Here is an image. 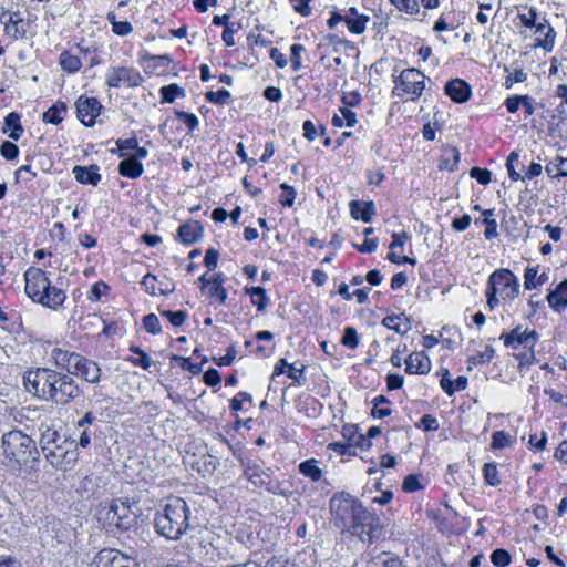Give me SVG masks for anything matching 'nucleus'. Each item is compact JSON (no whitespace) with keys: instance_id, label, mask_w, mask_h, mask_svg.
Wrapping results in <instances>:
<instances>
[{"instance_id":"obj_1","label":"nucleus","mask_w":567,"mask_h":567,"mask_svg":"<svg viewBox=\"0 0 567 567\" xmlns=\"http://www.w3.org/2000/svg\"><path fill=\"white\" fill-rule=\"evenodd\" d=\"M333 525L342 533L358 536L362 542L372 543L382 535L379 517L365 509L354 496L339 492L329 502Z\"/></svg>"},{"instance_id":"obj_2","label":"nucleus","mask_w":567,"mask_h":567,"mask_svg":"<svg viewBox=\"0 0 567 567\" xmlns=\"http://www.w3.org/2000/svg\"><path fill=\"white\" fill-rule=\"evenodd\" d=\"M23 382L28 392L56 405H66L83 394L72 377L49 368L28 371Z\"/></svg>"},{"instance_id":"obj_3","label":"nucleus","mask_w":567,"mask_h":567,"mask_svg":"<svg viewBox=\"0 0 567 567\" xmlns=\"http://www.w3.org/2000/svg\"><path fill=\"white\" fill-rule=\"evenodd\" d=\"M189 516L190 509L183 498H169L155 518L156 530L169 540H178L190 526Z\"/></svg>"},{"instance_id":"obj_4","label":"nucleus","mask_w":567,"mask_h":567,"mask_svg":"<svg viewBox=\"0 0 567 567\" xmlns=\"http://www.w3.org/2000/svg\"><path fill=\"white\" fill-rule=\"evenodd\" d=\"M2 450L6 458L19 465H25L30 461H37L40 456L35 442L21 431H9L2 436Z\"/></svg>"},{"instance_id":"obj_5","label":"nucleus","mask_w":567,"mask_h":567,"mask_svg":"<svg viewBox=\"0 0 567 567\" xmlns=\"http://www.w3.org/2000/svg\"><path fill=\"white\" fill-rule=\"evenodd\" d=\"M39 444L45 460L55 468H62L64 463L69 464L71 461L68 456L76 447L74 440H69L50 427L41 433Z\"/></svg>"},{"instance_id":"obj_6","label":"nucleus","mask_w":567,"mask_h":567,"mask_svg":"<svg viewBox=\"0 0 567 567\" xmlns=\"http://www.w3.org/2000/svg\"><path fill=\"white\" fill-rule=\"evenodd\" d=\"M487 286L494 287L504 299L513 300L519 293V281L509 269H497L487 279Z\"/></svg>"},{"instance_id":"obj_7","label":"nucleus","mask_w":567,"mask_h":567,"mask_svg":"<svg viewBox=\"0 0 567 567\" xmlns=\"http://www.w3.org/2000/svg\"><path fill=\"white\" fill-rule=\"evenodd\" d=\"M245 477L255 486L264 487L272 494H284L277 482L271 478L268 471L251 460H240Z\"/></svg>"},{"instance_id":"obj_8","label":"nucleus","mask_w":567,"mask_h":567,"mask_svg":"<svg viewBox=\"0 0 567 567\" xmlns=\"http://www.w3.org/2000/svg\"><path fill=\"white\" fill-rule=\"evenodd\" d=\"M105 520L109 525H114L120 529H130L135 524V514L131 511L130 499L112 501L105 513Z\"/></svg>"},{"instance_id":"obj_9","label":"nucleus","mask_w":567,"mask_h":567,"mask_svg":"<svg viewBox=\"0 0 567 567\" xmlns=\"http://www.w3.org/2000/svg\"><path fill=\"white\" fill-rule=\"evenodd\" d=\"M424 74L417 69H405L399 75L395 90H402L403 93L410 95L411 100H416L424 90Z\"/></svg>"},{"instance_id":"obj_10","label":"nucleus","mask_w":567,"mask_h":567,"mask_svg":"<svg viewBox=\"0 0 567 567\" xmlns=\"http://www.w3.org/2000/svg\"><path fill=\"white\" fill-rule=\"evenodd\" d=\"M24 281H25V293L29 298H31L34 302L39 303L41 295L45 288L49 287V277L44 270L37 267H30L24 272Z\"/></svg>"},{"instance_id":"obj_11","label":"nucleus","mask_w":567,"mask_h":567,"mask_svg":"<svg viewBox=\"0 0 567 567\" xmlns=\"http://www.w3.org/2000/svg\"><path fill=\"white\" fill-rule=\"evenodd\" d=\"M105 82L111 87H120L122 84L138 86L143 82V78L133 68H110L106 72Z\"/></svg>"},{"instance_id":"obj_12","label":"nucleus","mask_w":567,"mask_h":567,"mask_svg":"<svg viewBox=\"0 0 567 567\" xmlns=\"http://www.w3.org/2000/svg\"><path fill=\"white\" fill-rule=\"evenodd\" d=\"M76 115L78 118L86 126H92L95 118L102 110V105L96 97H89L81 95L76 103Z\"/></svg>"},{"instance_id":"obj_13","label":"nucleus","mask_w":567,"mask_h":567,"mask_svg":"<svg viewBox=\"0 0 567 567\" xmlns=\"http://www.w3.org/2000/svg\"><path fill=\"white\" fill-rule=\"evenodd\" d=\"M72 375L79 377L89 383H97L101 379V369L93 360L79 354L70 373V377Z\"/></svg>"},{"instance_id":"obj_14","label":"nucleus","mask_w":567,"mask_h":567,"mask_svg":"<svg viewBox=\"0 0 567 567\" xmlns=\"http://www.w3.org/2000/svg\"><path fill=\"white\" fill-rule=\"evenodd\" d=\"M501 338L504 340L506 347L516 349L519 344L533 348L538 339V334L535 330H528L517 326L508 333H503Z\"/></svg>"},{"instance_id":"obj_15","label":"nucleus","mask_w":567,"mask_h":567,"mask_svg":"<svg viewBox=\"0 0 567 567\" xmlns=\"http://www.w3.org/2000/svg\"><path fill=\"white\" fill-rule=\"evenodd\" d=\"M444 92L454 103L458 104L467 102L472 96L470 84L458 78L447 81Z\"/></svg>"},{"instance_id":"obj_16","label":"nucleus","mask_w":567,"mask_h":567,"mask_svg":"<svg viewBox=\"0 0 567 567\" xmlns=\"http://www.w3.org/2000/svg\"><path fill=\"white\" fill-rule=\"evenodd\" d=\"M405 371L410 374H427L431 360L423 351L413 352L405 359Z\"/></svg>"},{"instance_id":"obj_17","label":"nucleus","mask_w":567,"mask_h":567,"mask_svg":"<svg viewBox=\"0 0 567 567\" xmlns=\"http://www.w3.org/2000/svg\"><path fill=\"white\" fill-rule=\"evenodd\" d=\"M7 12H2L0 14V21L4 24V31L8 35L12 37L14 40L23 38L27 33V29L23 24V18L19 11L12 12L9 16L8 20H3Z\"/></svg>"},{"instance_id":"obj_18","label":"nucleus","mask_w":567,"mask_h":567,"mask_svg":"<svg viewBox=\"0 0 567 567\" xmlns=\"http://www.w3.org/2000/svg\"><path fill=\"white\" fill-rule=\"evenodd\" d=\"M127 559L128 557L122 555L118 550L104 548L95 555L92 567H116L118 563Z\"/></svg>"},{"instance_id":"obj_19","label":"nucleus","mask_w":567,"mask_h":567,"mask_svg":"<svg viewBox=\"0 0 567 567\" xmlns=\"http://www.w3.org/2000/svg\"><path fill=\"white\" fill-rule=\"evenodd\" d=\"M41 295L43 298H40L39 303L43 307L54 310L61 307L66 299L65 292L62 289L52 286L50 280L49 287L45 288Z\"/></svg>"},{"instance_id":"obj_20","label":"nucleus","mask_w":567,"mask_h":567,"mask_svg":"<svg viewBox=\"0 0 567 567\" xmlns=\"http://www.w3.org/2000/svg\"><path fill=\"white\" fill-rule=\"evenodd\" d=\"M177 236L183 244L192 245L203 236V227L199 221H187L178 227Z\"/></svg>"},{"instance_id":"obj_21","label":"nucleus","mask_w":567,"mask_h":567,"mask_svg":"<svg viewBox=\"0 0 567 567\" xmlns=\"http://www.w3.org/2000/svg\"><path fill=\"white\" fill-rule=\"evenodd\" d=\"M349 206L351 217L357 220L361 219L364 223H370L372 220V217L375 215V207L372 200H351Z\"/></svg>"},{"instance_id":"obj_22","label":"nucleus","mask_w":567,"mask_h":567,"mask_svg":"<svg viewBox=\"0 0 567 567\" xmlns=\"http://www.w3.org/2000/svg\"><path fill=\"white\" fill-rule=\"evenodd\" d=\"M79 354L80 353L70 352L61 348H54L51 351V358L53 359L56 367L61 370H65V374L69 375L74 367V362L76 361Z\"/></svg>"},{"instance_id":"obj_23","label":"nucleus","mask_w":567,"mask_h":567,"mask_svg":"<svg viewBox=\"0 0 567 567\" xmlns=\"http://www.w3.org/2000/svg\"><path fill=\"white\" fill-rule=\"evenodd\" d=\"M73 174L75 179L81 184L96 186L101 181L97 165L74 166Z\"/></svg>"},{"instance_id":"obj_24","label":"nucleus","mask_w":567,"mask_h":567,"mask_svg":"<svg viewBox=\"0 0 567 567\" xmlns=\"http://www.w3.org/2000/svg\"><path fill=\"white\" fill-rule=\"evenodd\" d=\"M549 306L557 312L567 307V278L547 295Z\"/></svg>"},{"instance_id":"obj_25","label":"nucleus","mask_w":567,"mask_h":567,"mask_svg":"<svg viewBox=\"0 0 567 567\" xmlns=\"http://www.w3.org/2000/svg\"><path fill=\"white\" fill-rule=\"evenodd\" d=\"M382 324L400 334L408 333L411 328V321L404 313L386 316L382 319Z\"/></svg>"},{"instance_id":"obj_26","label":"nucleus","mask_w":567,"mask_h":567,"mask_svg":"<svg viewBox=\"0 0 567 567\" xmlns=\"http://www.w3.org/2000/svg\"><path fill=\"white\" fill-rule=\"evenodd\" d=\"M143 172V164L135 157L125 158L118 164V173L124 177L134 179L140 177Z\"/></svg>"},{"instance_id":"obj_27","label":"nucleus","mask_w":567,"mask_h":567,"mask_svg":"<svg viewBox=\"0 0 567 567\" xmlns=\"http://www.w3.org/2000/svg\"><path fill=\"white\" fill-rule=\"evenodd\" d=\"M460 162V151L454 146H446L440 157L439 168L453 172L457 168Z\"/></svg>"},{"instance_id":"obj_28","label":"nucleus","mask_w":567,"mask_h":567,"mask_svg":"<svg viewBox=\"0 0 567 567\" xmlns=\"http://www.w3.org/2000/svg\"><path fill=\"white\" fill-rule=\"evenodd\" d=\"M224 277L221 274H215L212 276V284L206 289L207 293L210 298H215L219 305L226 302L227 299V290L223 286Z\"/></svg>"},{"instance_id":"obj_29","label":"nucleus","mask_w":567,"mask_h":567,"mask_svg":"<svg viewBox=\"0 0 567 567\" xmlns=\"http://www.w3.org/2000/svg\"><path fill=\"white\" fill-rule=\"evenodd\" d=\"M8 130H11L9 137L13 141H18L21 137L23 127L20 123V115L18 113L11 112L6 116L3 132L7 133Z\"/></svg>"},{"instance_id":"obj_30","label":"nucleus","mask_w":567,"mask_h":567,"mask_svg":"<svg viewBox=\"0 0 567 567\" xmlns=\"http://www.w3.org/2000/svg\"><path fill=\"white\" fill-rule=\"evenodd\" d=\"M357 426L344 429V436L350 442L351 447L358 446L362 450H369L371 447V441L363 434L357 433Z\"/></svg>"},{"instance_id":"obj_31","label":"nucleus","mask_w":567,"mask_h":567,"mask_svg":"<svg viewBox=\"0 0 567 567\" xmlns=\"http://www.w3.org/2000/svg\"><path fill=\"white\" fill-rule=\"evenodd\" d=\"M372 563L375 567H406L399 556L388 551L377 555Z\"/></svg>"},{"instance_id":"obj_32","label":"nucleus","mask_w":567,"mask_h":567,"mask_svg":"<svg viewBox=\"0 0 567 567\" xmlns=\"http://www.w3.org/2000/svg\"><path fill=\"white\" fill-rule=\"evenodd\" d=\"M66 112V105L63 102H56L48 111L43 113V121L54 125L60 124L64 118Z\"/></svg>"},{"instance_id":"obj_33","label":"nucleus","mask_w":567,"mask_h":567,"mask_svg":"<svg viewBox=\"0 0 567 567\" xmlns=\"http://www.w3.org/2000/svg\"><path fill=\"white\" fill-rule=\"evenodd\" d=\"M299 472L313 482H318L322 477V471L318 467V462L315 458L301 462Z\"/></svg>"},{"instance_id":"obj_34","label":"nucleus","mask_w":567,"mask_h":567,"mask_svg":"<svg viewBox=\"0 0 567 567\" xmlns=\"http://www.w3.org/2000/svg\"><path fill=\"white\" fill-rule=\"evenodd\" d=\"M246 293L250 295L251 302L257 307L258 311L265 310L269 302L266 290L262 287H251L245 289Z\"/></svg>"},{"instance_id":"obj_35","label":"nucleus","mask_w":567,"mask_h":567,"mask_svg":"<svg viewBox=\"0 0 567 567\" xmlns=\"http://www.w3.org/2000/svg\"><path fill=\"white\" fill-rule=\"evenodd\" d=\"M545 169L551 177H565L567 176V158L557 156L546 165Z\"/></svg>"},{"instance_id":"obj_36","label":"nucleus","mask_w":567,"mask_h":567,"mask_svg":"<svg viewBox=\"0 0 567 567\" xmlns=\"http://www.w3.org/2000/svg\"><path fill=\"white\" fill-rule=\"evenodd\" d=\"M370 21V17L367 14H361L360 17L353 18L351 16H346L344 22L349 31L353 34H362L365 31L367 23Z\"/></svg>"},{"instance_id":"obj_37","label":"nucleus","mask_w":567,"mask_h":567,"mask_svg":"<svg viewBox=\"0 0 567 567\" xmlns=\"http://www.w3.org/2000/svg\"><path fill=\"white\" fill-rule=\"evenodd\" d=\"M60 64L69 73H74L82 66L80 58L71 54L69 51H63L60 54Z\"/></svg>"},{"instance_id":"obj_38","label":"nucleus","mask_w":567,"mask_h":567,"mask_svg":"<svg viewBox=\"0 0 567 567\" xmlns=\"http://www.w3.org/2000/svg\"><path fill=\"white\" fill-rule=\"evenodd\" d=\"M162 103H173L178 96H185V90L179 85L173 83L161 87Z\"/></svg>"},{"instance_id":"obj_39","label":"nucleus","mask_w":567,"mask_h":567,"mask_svg":"<svg viewBox=\"0 0 567 567\" xmlns=\"http://www.w3.org/2000/svg\"><path fill=\"white\" fill-rule=\"evenodd\" d=\"M514 439L505 431H496L492 435L491 447L494 450H502L506 446L512 445Z\"/></svg>"},{"instance_id":"obj_40","label":"nucleus","mask_w":567,"mask_h":567,"mask_svg":"<svg viewBox=\"0 0 567 567\" xmlns=\"http://www.w3.org/2000/svg\"><path fill=\"white\" fill-rule=\"evenodd\" d=\"M483 476L487 485L497 486L501 484L498 471L495 463H485L483 466Z\"/></svg>"},{"instance_id":"obj_41","label":"nucleus","mask_w":567,"mask_h":567,"mask_svg":"<svg viewBox=\"0 0 567 567\" xmlns=\"http://www.w3.org/2000/svg\"><path fill=\"white\" fill-rule=\"evenodd\" d=\"M161 315L169 320L174 327H181L186 321L188 315L185 310L171 311L161 310Z\"/></svg>"},{"instance_id":"obj_42","label":"nucleus","mask_w":567,"mask_h":567,"mask_svg":"<svg viewBox=\"0 0 567 567\" xmlns=\"http://www.w3.org/2000/svg\"><path fill=\"white\" fill-rule=\"evenodd\" d=\"M205 99L210 103L224 105L230 99V92L226 89H221L217 92L208 91L205 93Z\"/></svg>"},{"instance_id":"obj_43","label":"nucleus","mask_w":567,"mask_h":567,"mask_svg":"<svg viewBox=\"0 0 567 567\" xmlns=\"http://www.w3.org/2000/svg\"><path fill=\"white\" fill-rule=\"evenodd\" d=\"M400 11L408 14H415L420 11V6L416 0H390Z\"/></svg>"},{"instance_id":"obj_44","label":"nucleus","mask_w":567,"mask_h":567,"mask_svg":"<svg viewBox=\"0 0 567 567\" xmlns=\"http://www.w3.org/2000/svg\"><path fill=\"white\" fill-rule=\"evenodd\" d=\"M491 561L496 567H507L511 564V555L506 549H495L491 555Z\"/></svg>"},{"instance_id":"obj_45","label":"nucleus","mask_w":567,"mask_h":567,"mask_svg":"<svg viewBox=\"0 0 567 567\" xmlns=\"http://www.w3.org/2000/svg\"><path fill=\"white\" fill-rule=\"evenodd\" d=\"M144 329L152 334H159L162 332L161 323L156 315L150 313L143 318Z\"/></svg>"},{"instance_id":"obj_46","label":"nucleus","mask_w":567,"mask_h":567,"mask_svg":"<svg viewBox=\"0 0 567 567\" xmlns=\"http://www.w3.org/2000/svg\"><path fill=\"white\" fill-rule=\"evenodd\" d=\"M341 343L350 349H355L359 344V337L353 327H347L343 331Z\"/></svg>"},{"instance_id":"obj_47","label":"nucleus","mask_w":567,"mask_h":567,"mask_svg":"<svg viewBox=\"0 0 567 567\" xmlns=\"http://www.w3.org/2000/svg\"><path fill=\"white\" fill-rule=\"evenodd\" d=\"M280 188L284 190V195L279 198L280 204L282 206L291 207L297 195L296 189L286 183H282Z\"/></svg>"},{"instance_id":"obj_48","label":"nucleus","mask_w":567,"mask_h":567,"mask_svg":"<svg viewBox=\"0 0 567 567\" xmlns=\"http://www.w3.org/2000/svg\"><path fill=\"white\" fill-rule=\"evenodd\" d=\"M305 51L302 44H292L290 48L291 69L297 72L301 69V53Z\"/></svg>"},{"instance_id":"obj_49","label":"nucleus","mask_w":567,"mask_h":567,"mask_svg":"<svg viewBox=\"0 0 567 567\" xmlns=\"http://www.w3.org/2000/svg\"><path fill=\"white\" fill-rule=\"evenodd\" d=\"M470 176L476 179L482 185H487L492 179L491 171L481 167L471 168Z\"/></svg>"},{"instance_id":"obj_50","label":"nucleus","mask_w":567,"mask_h":567,"mask_svg":"<svg viewBox=\"0 0 567 567\" xmlns=\"http://www.w3.org/2000/svg\"><path fill=\"white\" fill-rule=\"evenodd\" d=\"M494 353V349L491 346H487L483 352L470 357L468 363L476 365L482 364L484 362H489L493 359Z\"/></svg>"},{"instance_id":"obj_51","label":"nucleus","mask_w":567,"mask_h":567,"mask_svg":"<svg viewBox=\"0 0 567 567\" xmlns=\"http://www.w3.org/2000/svg\"><path fill=\"white\" fill-rule=\"evenodd\" d=\"M0 153L6 159H14L18 157L19 147L9 141H4L0 146Z\"/></svg>"},{"instance_id":"obj_52","label":"nucleus","mask_w":567,"mask_h":567,"mask_svg":"<svg viewBox=\"0 0 567 567\" xmlns=\"http://www.w3.org/2000/svg\"><path fill=\"white\" fill-rule=\"evenodd\" d=\"M175 115L183 120V122L185 123V125L190 130H195L197 126H198V118L196 117V115L194 114H190V113H186L184 111H176L175 112Z\"/></svg>"},{"instance_id":"obj_53","label":"nucleus","mask_w":567,"mask_h":567,"mask_svg":"<svg viewBox=\"0 0 567 567\" xmlns=\"http://www.w3.org/2000/svg\"><path fill=\"white\" fill-rule=\"evenodd\" d=\"M555 37H556V32H555L554 28L548 27V29H547V31L545 33L544 40L540 41L538 39L539 45L544 50L550 52L553 50V48H554V44H555Z\"/></svg>"},{"instance_id":"obj_54","label":"nucleus","mask_w":567,"mask_h":567,"mask_svg":"<svg viewBox=\"0 0 567 567\" xmlns=\"http://www.w3.org/2000/svg\"><path fill=\"white\" fill-rule=\"evenodd\" d=\"M417 426H422L424 431H436L439 429L437 420L432 416L431 414H424L421 420L420 424Z\"/></svg>"},{"instance_id":"obj_55","label":"nucleus","mask_w":567,"mask_h":567,"mask_svg":"<svg viewBox=\"0 0 567 567\" xmlns=\"http://www.w3.org/2000/svg\"><path fill=\"white\" fill-rule=\"evenodd\" d=\"M536 281H537V268H527L525 270V282H524L525 289L532 290V289L537 288Z\"/></svg>"},{"instance_id":"obj_56","label":"nucleus","mask_w":567,"mask_h":567,"mask_svg":"<svg viewBox=\"0 0 567 567\" xmlns=\"http://www.w3.org/2000/svg\"><path fill=\"white\" fill-rule=\"evenodd\" d=\"M236 355H237V351H236L235 347L231 346L227 349V353L224 357H220L218 359L214 358V361L219 367L230 365L234 362Z\"/></svg>"},{"instance_id":"obj_57","label":"nucleus","mask_w":567,"mask_h":567,"mask_svg":"<svg viewBox=\"0 0 567 567\" xmlns=\"http://www.w3.org/2000/svg\"><path fill=\"white\" fill-rule=\"evenodd\" d=\"M354 247L362 254H371L378 248V239L365 238L362 245H354Z\"/></svg>"},{"instance_id":"obj_58","label":"nucleus","mask_w":567,"mask_h":567,"mask_svg":"<svg viewBox=\"0 0 567 567\" xmlns=\"http://www.w3.org/2000/svg\"><path fill=\"white\" fill-rule=\"evenodd\" d=\"M402 488L406 493H412L421 488V484L415 475H408L403 481Z\"/></svg>"},{"instance_id":"obj_59","label":"nucleus","mask_w":567,"mask_h":567,"mask_svg":"<svg viewBox=\"0 0 567 567\" xmlns=\"http://www.w3.org/2000/svg\"><path fill=\"white\" fill-rule=\"evenodd\" d=\"M218 257H219V252H218V250H216V249H214V248H209V249L206 251V255H205V258H204L205 266H206L209 270L215 269V268L217 267Z\"/></svg>"},{"instance_id":"obj_60","label":"nucleus","mask_w":567,"mask_h":567,"mask_svg":"<svg viewBox=\"0 0 567 567\" xmlns=\"http://www.w3.org/2000/svg\"><path fill=\"white\" fill-rule=\"evenodd\" d=\"M527 79V74L522 69H516L513 74L508 75L505 80V86L512 87L513 83H520Z\"/></svg>"},{"instance_id":"obj_61","label":"nucleus","mask_w":567,"mask_h":567,"mask_svg":"<svg viewBox=\"0 0 567 567\" xmlns=\"http://www.w3.org/2000/svg\"><path fill=\"white\" fill-rule=\"evenodd\" d=\"M483 223L485 225V231H484V235L487 239H492V238H495L497 237L498 233H497V223L495 219L493 218H484L483 219Z\"/></svg>"},{"instance_id":"obj_62","label":"nucleus","mask_w":567,"mask_h":567,"mask_svg":"<svg viewBox=\"0 0 567 567\" xmlns=\"http://www.w3.org/2000/svg\"><path fill=\"white\" fill-rule=\"evenodd\" d=\"M410 235L406 231L402 233H393L392 234V243L390 244V249L403 248L404 244L410 239Z\"/></svg>"},{"instance_id":"obj_63","label":"nucleus","mask_w":567,"mask_h":567,"mask_svg":"<svg viewBox=\"0 0 567 567\" xmlns=\"http://www.w3.org/2000/svg\"><path fill=\"white\" fill-rule=\"evenodd\" d=\"M471 216L465 214L460 218H454L452 221V228L456 231H464L466 230L471 225Z\"/></svg>"},{"instance_id":"obj_64","label":"nucleus","mask_w":567,"mask_h":567,"mask_svg":"<svg viewBox=\"0 0 567 567\" xmlns=\"http://www.w3.org/2000/svg\"><path fill=\"white\" fill-rule=\"evenodd\" d=\"M203 380L207 385L214 386L220 383L221 378L216 369H209L204 373Z\"/></svg>"}]
</instances>
